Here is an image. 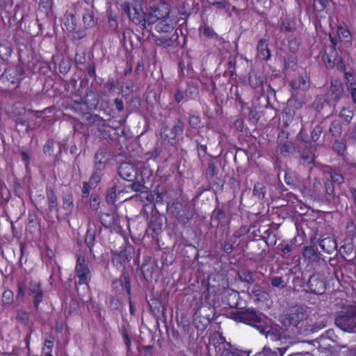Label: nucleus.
<instances>
[{"label":"nucleus","instance_id":"33","mask_svg":"<svg viewBox=\"0 0 356 356\" xmlns=\"http://www.w3.org/2000/svg\"><path fill=\"white\" fill-rule=\"evenodd\" d=\"M258 55L265 61L270 60L271 57L270 50L268 47V40L261 39L257 45Z\"/></svg>","mask_w":356,"mask_h":356},{"label":"nucleus","instance_id":"62","mask_svg":"<svg viewBox=\"0 0 356 356\" xmlns=\"http://www.w3.org/2000/svg\"><path fill=\"white\" fill-rule=\"evenodd\" d=\"M51 4L49 0H40L38 12L44 13L47 17L51 10Z\"/></svg>","mask_w":356,"mask_h":356},{"label":"nucleus","instance_id":"8","mask_svg":"<svg viewBox=\"0 0 356 356\" xmlns=\"http://www.w3.org/2000/svg\"><path fill=\"white\" fill-rule=\"evenodd\" d=\"M289 86L291 88V95L287 101L284 113L292 118L296 115V111L300 109L306 104L307 100L305 91L298 89L296 81H291Z\"/></svg>","mask_w":356,"mask_h":356},{"label":"nucleus","instance_id":"52","mask_svg":"<svg viewBox=\"0 0 356 356\" xmlns=\"http://www.w3.org/2000/svg\"><path fill=\"white\" fill-rule=\"evenodd\" d=\"M183 7L186 10L189 11V15L193 13H196L199 10V3H196L195 0H185Z\"/></svg>","mask_w":356,"mask_h":356},{"label":"nucleus","instance_id":"24","mask_svg":"<svg viewBox=\"0 0 356 356\" xmlns=\"http://www.w3.org/2000/svg\"><path fill=\"white\" fill-rule=\"evenodd\" d=\"M302 255L309 263L318 262L321 259V254L315 244L305 246Z\"/></svg>","mask_w":356,"mask_h":356},{"label":"nucleus","instance_id":"37","mask_svg":"<svg viewBox=\"0 0 356 356\" xmlns=\"http://www.w3.org/2000/svg\"><path fill=\"white\" fill-rule=\"evenodd\" d=\"M106 15L108 18V24L109 30L112 32L118 33L119 23L117 15L111 9H108L106 10Z\"/></svg>","mask_w":356,"mask_h":356},{"label":"nucleus","instance_id":"18","mask_svg":"<svg viewBox=\"0 0 356 356\" xmlns=\"http://www.w3.org/2000/svg\"><path fill=\"white\" fill-rule=\"evenodd\" d=\"M119 175L128 181H135L138 175V168L136 164L131 162H122L118 169Z\"/></svg>","mask_w":356,"mask_h":356},{"label":"nucleus","instance_id":"48","mask_svg":"<svg viewBox=\"0 0 356 356\" xmlns=\"http://www.w3.org/2000/svg\"><path fill=\"white\" fill-rule=\"evenodd\" d=\"M287 41L288 48L290 53H297L299 51L300 46L301 44L300 40L296 37H289Z\"/></svg>","mask_w":356,"mask_h":356},{"label":"nucleus","instance_id":"30","mask_svg":"<svg viewBox=\"0 0 356 356\" xmlns=\"http://www.w3.org/2000/svg\"><path fill=\"white\" fill-rule=\"evenodd\" d=\"M174 217L183 225L184 227H190V222L193 217L190 206L186 207V208L177 213Z\"/></svg>","mask_w":356,"mask_h":356},{"label":"nucleus","instance_id":"12","mask_svg":"<svg viewBox=\"0 0 356 356\" xmlns=\"http://www.w3.org/2000/svg\"><path fill=\"white\" fill-rule=\"evenodd\" d=\"M24 74V65L22 62L21 58H19V62L15 65V68H6L0 76V79H6L8 81H10V83L13 84H17V87L20 81L23 79Z\"/></svg>","mask_w":356,"mask_h":356},{"label":"nucleus","instance_id":"56","mask_svg":"<svg viewBox=\"0 0 356 356\" xmlns=\"http://www.w3.org/2000/svg\"><path fill=\"white\" fill-rule=\"evenodd\" d=\"M145 30H148V27L152 26L153 24L156 23V22L159 21V19H157V17L152 13L149 9L145 13Z\"/></svg>","mask_w":356,"mask_h":356},{"label":"nucleus","instance_id":"41","mask_svg":"<svg viewBox=\"0 0 356 356\" xmlns=\"http://www.w3.org/2000/svg\"><path fill=\"white\" fill-rule=\"evenodd\" d=\"M100 222L104 227L111 229L115 224V217L113 213H104L100 218Z\"/></svg>","mask_w":356,"mask_h":356},{"label":"nucleus","instance_id":"20","mask_svg":"<svg viewBox=\"0 0 356 356\" xmlns=\"http://www.w3.org/2000/svg\"><path fill=\"white\" fill-rule=\"evenodd\" d=\"M75 271L79 277V284H88L90 271L86 263L85 256L79 255L76 259Z\"/></svg>","mask_w":356,"mask_h":356},{"label":"nucleus","instance_id":"27","mask_svg":"<svg viewBox=\"0 0 356 356\" xmlns=\"http://www.w3.org/2000/svg\"><path fill=\"white\" fill-rule=\"evenodd\" d=\"M48 200V213L47 215L50 217V214L55 213L56 216L58 217V207L57 196L52 188L48 190L47 194ZM52 218V216H51Z\"/></svg>","mask_w":356,"mask_h":356},{"label":"nucleus","instance_id":"42","mask_svg":"<svg viewBox=\"0 0 356 356\" xmlns=\"http://www.w3.org/2000/svg\"><path fill=\"white\" fill-rule=\"evenodd\" d=\"M329 132L334 138H340L342 134V124L339 120H333L330 126Z\"/></svg>","mask_w":356,"mask_h":356},{"label":"nucleus","instance_id":"46","mask_svg":"<svg viewBox=\"0 0 356 356\" xmlns=\"http://www.w3.org/2000/svg\"><path fill=\"white\" fill-rule=\"evenodd\" d=\"M127 104L130 111H137L140 107L141 100L138 96L131 95L130 99H128Z\"/></svg>","mask_w":356,"mask_h":356},{"label":"nucleus","instance_id":"9","mask_svg":"<svg viewBox=\"0 0 356 356\" xmlns=\"http://www.w3.org/2000/svg\"><path fill=\"white\" fill-rule=\"evenodd\" d=\"M92 123L96 121L100 120L101 122L97 124V129L99 133V137L103 140H108L111 143H119V138L122 135H125V131L122 129L119 133V127L115 128L106 124L102 118L97 115H92L88 118Z\"/></svg>","mask_w":356,"mask_h":356},{"label":"nucleus","instance_id":"6","mask_svg":"<svg viewBox=\"0 0 356 356\" xmlns=\"http://www.w3.org/2000/svg\"><path fill=\"white\" fill-rule=\"evenodd\" d=\"M43 111H35L29 109L26 112V108L22 107L19 111H13L12 119L15 123V131L17 132L25 131L29 133L35 129L36 122L33 119V115L42 113Z\"/></svg>","mask_w":356,"mask_h":356},{"label":"nucleus","instance_id":"16","mask_svg":"<svg viewBox=\"0 0 356 356\" xmlns=\"http://www.w3.org/2000/svg\"><path fill=\"white\" fill-rule=\"evenodd\" d=\"M132 14L130 21L136 26L145 30V13L143 9V3L141 0H133L132 4Z\"/></svg>","mask_w":356,"mask_h":356},{"label":"nucleus","instance_id":"28","mask_svg":"<svg viewBox=\"0 0 356 356\" xmlns=\"http://www.w3.org/2000/svg\"><path fill=\"white\" fill-rule=\"evenodd\" d=\"M165 297L159 296L152 298L147 300L148 305L151 312H165L167 310V305L165 304Z\"/></svg>","mask_w":356,"mask_h":356},{"label":"nucleus","instance_id":"10","mask_svg":"<svg viewBox=\"0 0 356 356\" xmlns=\"http://www.w3.org/2000/svg\"><path fill=\"white\" fill-rule=\"evenodd\" d=\"M184 129V122L179 118H176L174 121V125L169 127L168 125H163L161 129V138L172 147H176L179 142L180 137L182 135Z\"/></svg>","mask_w":356,"mask_h":356},{"label":"nucleus","instance_id":"64","mask_svg":"<svg viewBox=\"0 0 356 356\" xmlns=\"http://www.w3.org/2000/svg\"><path fill=\"white\" fill-rule=\"evenodd\" d=\"M248 82L250 86L255 89L263 85V81L260 76H257V74H254V76L250 75L248 78Z\"/></svg>","mask_w":356,"mask_h":356},{"label":"nucleus","instance_id":"22","mask_svg":"<svg viewBox=\"0 0 356 356\" xmlns=\"http://www.w3.org/2000/svg\"><path fill=\"white\" fill-rule=\"evenodd\" d=\"M112 286L118 291L127 292L128 296H131V283L128 272L124 270L121 277L113 281Z\"/></svg>","mask_w":356,"mask_h":356},{"label":"nucleus","instance_id":"45","mask_svg":"<svg viewBox=\"0 0 356 356\" xmlns=\"http://www.w3.org/2000/svg\"><path fill=\"white\" fill-rule=\"evenodd\" d=\"M188 124L192 129H197L203 127L200 116L195 113H189Z\"/></svg>","mask_w":356,"mask_h":356},{"label":"nucleus","instance_id":"32","mask_svg":"<svg viewBox=\"0 0 356 356\" xmlns=\"http://www.w3.org/2000/svg\"><path fill=\"white\" fill-rule=\"evenodd\" d=\"M250 296H253L255 298V301L257 302H262L265 300H268L269 295L267 292L264 291L261 287L260 284L256 283L252 289L249 290V293H248Z\"/></svg>","mask_w":356,"mask_h":356},{"label":"nucleus","instance_id":"15","mask_svg":"<svg viewBox=\"0 0 356 356\" xmlns=\"http://www.w3.org/2000/svg\"><path fill=\"white\" fill-rule=\"evenodd\" d=\"M343 92V86L342 83L337 79H333L331 81L329 90L324 95V101L330 106H334L342 96Z\"/></svg>","mask_w":356,"mask_h":356},{"label":"nucleus","instance_id":"59","mask_svg":"<svg viewBox=\"0 0 356 356\" xmlns=\"http://www.w3.org/2000/svg\"><path fill=\"white\" fill-rule=\"evenodd\" d=\"M248 120L253 124H257L261 118L259 113L257 111L254 107H248Z\"/></svg>","mask_w":356,"mask_h":356},{"label":"nucleus","instance_id":"1","mask_svg":"<svg viewBox=\"0 0 356 356\" xmlns=\"http://www.w3.org/2000/svg\"><path fill=\"white\" fill-rule=\"evenodd\" d=\"M332 313H273L283 329L293 334L307 335L327 326Z\"/></svg>","mask_w":356,"mask_h":356},{"label":"nucleus","instance_id":"11","mask_svg":"<svg viewBox=\"0 0 356 356\" xmlns=\"http://www.w3.org/2000/svg\"><path fill=\"white\" fill-rule=\"evenodd\" d=\"M167 217L164 214L160 213L158 211L152 213L148 220L146 232H152V238L158 236L163 232V227L167 224Z\"/></svg>","mask_w":356,"mask_h":356},{"label":"nucleus","instance_id":"26","mask_svg":"<svg viewBox=\"0 0 356 356\" xmlns=\"http://www.w3.org/2000/svg\"><path fill=\"white\" fill-rule=\"evenodd\" d=\"M62 28L64 31L70 33L77 27V19L74 14L66 12L61 19Z\"/></svg>","mask_w":356,"mask_h":356},{"label":"nucleus","instance_id":"61","mask_svg":"<svg viewBox=\"0 0 356 356\" xmlns=\"http://www.w3.org/2000/svg\"><path fill=\"white\" fill-rule=\"evenodd\" d=\"M100 197L98 194L92 193L90 197V207L92 211H97L99 208Z\"/></svg>","mask_w":356,"mask_h":356},{"label":"nucleus","instance_id":"44","mask_svg":"<svg viewBox=\"0 0 356 356\" xmlns=\"http://www.w3.org/2000/svg\"><path fill=\"white\" fill-rule=\"evenodd\" d=\"M296 29V22L293 19L286 18L282 22L281 31L293 33Z\"/></svg>","mask_w":356,"mask_h":356},{"label":"nucleus","instance_id":"29","mask_svg":"<svg viewBox=\"0 0 356 356\" xmlns=\"http://www.w3.org/2000/svg\"><path fill=\"white\" fill-rule=\"evenodd\" d=\"M321 249L329 254H333L337 248L336 239L332 236H328L319 241Z\"/></svg>","mask_w":356,"mask_h":356},{"label":"nucleus","instance_id":"47","mask_svg":"<svg viewBox=\"0 0 356 356\" xmlns=\"http://www.w3.org/2000/svg\"><path fill=\"white\" fill-rule=\"evenodd\" d=\"M225 181L221 177H216V178L212 181H210L209 186L213 190L214 193H217L218 191H222Z\"/></svg>","mask_w":356,"mask_h":356},{"label":"nucleus","instance_id":"57","mask_svg":"<svg viewBox=\"0 0 356 356\" xmlns=\"http://www.w3.org/2000/svg\"><path fill=\"white\" fill-rule=\"evenodd\" d=\"M186 97L194 98L199 93V89L197 85L193 83H188L186 88L184 90Z\"/></svg>","mask_w":356,"mask_h":356},{"label":"nucleus","instance_id":"19","mask_svg":"<svg viewBox=\"0 0 356 356\" xmlns=\"http://www.w3.org/2000/svg\"><path fill=\"white\" fill-rule=\"evenodd\" d=\"M157 266V261L150 256H145L143 259V264L140 270L143 275L144 279L147 282H152L153 274L156 272Z\"/></svg>","mask_w":356,"mask_h":356},{"label":"nucleus","instance_id":"50","mask_svg":"<svg viewBox=\"0 0 356 356\" xmlns=\"http://www.w3.org/2000/svg\"><path fill=\"white\" fill-rule=\"evenodd\" d=\"M211 276H209L207 280L204 279L202 280L201 286H197L198 290L202 291V293H204L205 291L207 290L208 293H209L211 291V289H213L212 293H216V291L215 289L216 286L211 285Z\"/></svg>","mask_w":356,"mask_h":356},{"label":"nucleus","instance_id":"36","mask_svg":"<svg viewBox=\"0 0 356 356\" xmlns=\"http://www.w3.org/2000/svg\"><path fill=\"white\" fill-rule=\"evenodd\" d=\"M63 209L65 211L66 215H70L74 209L73 196L72 193L66 192L62 195Z\"/></svg>","mask_w":356,"mask_h":356},{"label":"nucleus","instance_id":"34","mask_svg":"<svg viewBox=\"0 0 356 356\" xmlns=\"http://www.w3.org/2000/svg\"><path fill=\"white\" fill-rule=\"evenodd\" d=\"M100 99L101 97L97 92L90 90L86 92L85 104L87 105L88 109L94 110L95 108H97L98 102Z\"/></svg>","mask_w":356,"mask_h":356},{"label":"nucleus","instance_id":"51","mask_svg":"<svg viewBox=\"0 0 356 356\" xmlns=\"http://www.w3.org/2000/svg\"><path fill=\"white\" fill-rule=\"evenodd\" d=\"M332 149L339 156H342L346 152V145L343 141L336 139L333 143Z\"/></svg>","mask_w":356,"mask_h":356},{"label":"nucleus","instance_id":"38","mask_svg":"<svg viewBox=\"0 0 356 356\" xmlns=\"http://www.w3.org/2000/svg\"><path fill=\"white\" fill-rule=\"evenodd\" d=\"M296 54V53H290L286 58H283L284 70H288L289 69L293 70H296L298 63Z\"/></svg>","mask_w":356,"mask_h":356},{"label":"nucleus","instance_id":"14","mask_svg":"<svg viewBox=\"0 0 356 356\" xmlns=\"http://www.w3.org/2000/svg\"><path fill=\"white\" fill-rule=\"evenodd\" d=\"M255 275L254 272L247 268H242L236 272L235 281L241 285L243 293H249L250 286L256 284Z\"/></svg>","mask_w":356,"mask_h":356},{"label":"nucleus","instance_id":"7","mask_svg":"<svg viewBox=\"0 0 356 356\" xmlns=\"http://www.w3.org/2000/svg\"><path fill=\"white\" fill-rule=\"evenodd\" d=\"M217 313H211L202 315V313H193L191 326L193 330L190 331L188 336V348L193 347L195 342L200 337V331H204L210 324L211 320L219 315L216 316Z\"/></svg>","mask_w":356,"mask_h":356},{"label":"nucleus","instance_id":"55","mask_svg":"<svg viewBox=\"0 0 356 356\" xmlns=\"http://www.w3.org/2000/svg\"><path fill=\"white\" fill-rule=\"evenodd\" d=\"M54 140L53 139H48L47 143L43 147V153L48 156H54L56 154H54Z\"/></svg>","mask_w":356,"mask_h":356},{"label":"nucleus","instance_id":"3","mask_svg":"<svg viewBox=\"0 0 356 356\" xmlns=\"http://www.w3.org/2000/svg\"><path fill=\"white\" fill-rule=\"evenodd\" d=\"M154 316L158 326L161 323L163 326L168 329L170 327H174L177 325V327H181L184 331L187 332V337L190 334V331L193 326L192 320L193 313H151Z\"/></svg>","mask_w":356,"mask_h":356},{"label":"nucleus","instance_id":"2","mask_svg":"<svg viewBox=\"0 0 356 356\" xmlns=\"http://www.w3.org/2000/svg\"><path fill=\"white\" fill-rule=\"evenodd\" d=\"M226 316L237 323L257 328L261 333H268L272 329L274 321L264 313H225Z\"/></svg>","mask_w":356,"mask_h":356},{"label":"nucleus","instance_id":"5","mask_svg":"<svg viewBox=\"0 0 356 356\" xmlns=\"http://www.w3.org/2000/svg\"><path fill=\"white\" fill-rule=\"evenodd\" d=\"M152 37L156 46L168 48L173 46L174 42L178 39V34L172 25L166 21H160L156 25L155 33H152Z\"/></svg>","mask_w":356,"mask_h":356},{"label":"nucleus","instance_id":"21","mask_svg":"<svg viewBox=\"0 0 356 356\" xmlns=\"http://www.w3.org/2000/svg\"><path fill=\"white\" fill-rule=\"evenodd\" d=\"M170 5L165 1H159L153 3L149 8L160 21H166V18L169 17L170 13Z\"/></svg>","mask_w":356,"mask_h":356},{"label":"nucleus","instance_id":"35","mask_svg":"<svg viewBox=\"0 0 356 356\" xmlns=\"http://www.w3.org/2000/svg\"><path fill=\"white\" fill-rule=\"evenodd\" d=\"M13 52L12 45L8 42L0 43V60L8 64Z\"/></svg>","mask_w":356,"mask_h":356},{"label":"nucleus","instance_id":"17","mask_svg":"<svg viewBox=\"0 0 356 356\" xmlns=\"http://www.w3.org/2000/svg\"><path fill=\"white\" fill-rule=\"evenodd\" d=\"M307 286L311 293L322 295L326 290V282L324 277L320 274L310 275L307 283Z\"/></svg>","mask_w":356,"mask_h":356},{"label":"nucleus","instance_id":"13","mask_svg":"<svg viewBox=\"0 0 356 356\" xmlns=\"http://www.w3.org/2000/svg\"><path fill=\"white\" fill-rule=\"evenodd\" d=\"M334 323L344 332H356V313H342L334 318Z\"/></svg>","mask_w":356,"mask_h":356},{"label":"nucleus","instance_id":"54","mask_svg":"<svg viewBox=\"0 0 356 356\" xmlns=\"http://www.w3.org/2000/svg\"><path fill=\"white\" fill-rule=\"evenodd\" d=\"M208 3L218 10H225L227 12L229 10L230 7V3L226 0L208 1Z\"/></svg>","mask_w":356,"mask_h":356},{"label":"nucleus","instance_id":"63","mask_svg":"<svg viewBox=\"0 0 356 356\" xmlns=\"http://www.w3.org/2000/svg\"><path fill=\"white\" fill-rule=\"evenodd\" d=\"M87 29H86L85 27L82 29L76 27L74 31H71L70 33L73 34L74 40H81L87 36Z\"/></svg>","mask_w":356,"mask_h":356},{"label":"nucleus","instance_id":"31","mask_svg":"<svg viewBox=\"0 0 356 356\" xmlns=\"http://www.w3.org/2000/svg\"><path fill=\"white\" fill-rule=\"evenodd\" d=\"M134 253V248L133 246L129 245L126 247L124 250H121L119 253L116 254L117 263L122 265L129 262L132 258V254Z\"/></svg>","mask_w":356,"mask_h":356},{"label":"nucleus","instance_id":"43","mask_svg":"<svg viewBox=\"0 0 356 356\" xmlns=\"http://www.w3.org/2000/svg\"><path fill=\"white\" fill-rule=\"evenodd\" d=\"M188 206V204H183L178 200H175L170 205L167 202V208L170 211L173 216Z\"/></svg>","mask_w":356,"mask_h":356},{"label":"nucleus","instance_id":"23","mask_svg":"<svg viewBox=\"0 0 356 356\" xmlns=\"http://www.w3.org/2000/svg\"><path fill=\"white\" fill-rule=\"evenodd\" d=\"M216 208L213 211L211 219L213 221H217L216 227H218L220 224L224 225L227 222H228L227 213L225 209V205L223 204H220L218 198H216Z\"/></svg>","mask_w":356,"mask_h":356},{"label":"nucleus","instance_id":"40","mask_svg":"<svg viewBox=\"0 0 356 356\" xmlns=\"http://www.w3.org/2000/svg\"><path fill=\"white\" fill-rule=\"evenodd\" d=\"M94 12L92 10H87L83 15V27L86 29H90L96 24L94 19Z\"/></svg>","mask_w":356,"mask_h":356},{"label":"nucleus","instance_id":"58","mask_svg":"<svg viewBox=\"0 0 356 356\" xmlns=\"http://www.w3.org/2000/svg\"><path fill=\"white\" fill-rule=\"evenodd\" d=\"M102 178V169L101 168H96L95 171L93 172L90 178L89 182L94 188L100 182Z\"/></svg>","mask_w":356,"mask_h":356},{"label":"nucleus","instance_id":"4","mask_svg":"<svg viewBox=\"0 0 356 356\" xmlns=\"http://www.w3.org/2000/svg\"><path fill=\"white\" fill-rule=\"evenodd\" d=\"M17 286V291L15 297L17 304L19 305L24 302V298L26 293L27 297L32 298L34 309L38 310L39 304L42 302L44 296L40 282L31 280L26 285L24 282L19 281Z\"/></svg>","mask_w":356,"mask_h":356},{"label":"nucleus","instance_id":"39","mask_svg":"<svg viewBox=\"0 0 356 356\" xmlns=\"http://www.w3.org/2000/svg\"><path fill=\"white\" fill-rule=\"evenodd\" d=\"M94 110L103 111L105 114H106L109 117L113 116V113H114L111 106L109 104L108 102L106 99H100L98 102V104L97 108Z\"/></svg>","mask_w":356,"mask_h":356},{"label":"nucleus","instance_id":"49","mask_svg":"<svg viewBox=\"0 0 356 356\" xmlns=\"http://www.w3.org/2000/svg\"><path fill=\"white\" fill-rule=\"evenodd\" d=\"M279 145L280 146V153L284 156H286V154H293L296 151V146L292 142H284L280 143Z\"/></svg>","mask_w":356,"mask_h":356},{"label":"nucleus","instance_id":"25","mask_svg":"<svg viewBox=\"0 0 356 356\" xmlns=\"http://www.w3.org/2000/svg\"><path fill=\"white\" fill-rule=\"evenodd\" d=\"M221 165V161L216 157H212L207 163V168L205 171V178L210 182L215 176H217L219 172V167Z\"/></svg>","mask_w":356,"mask_h":356},{"label":"nucleus","instance_id":"53","mask_svg":"<svg viewBox=\"0 0 356 356\" xmlns=\"http://www.w3.org/2000/svg\"><path fill=\"white\" fill-rule=\"evenodd\" d=\"M116 184H114L113 186L108 188L106 191V201L108 204H113L115 202L116 199Z\"/></svg>","mask_w":356,"mask_h":356},{"label":"nucleus","instance_id":"60","mask_svg":"<svg viewBox=\"0 0 356 356\" xmlns=\"http://www.w3.org/2000/svg\"><path fill=\"white\" fill-rule=\"evenodd\" d=\"M200 33L203 34L206 38L209 39H214L216 38L217 33L214 31V30L209 27L207 25H204L203 26H200L199 29Z\"/></svg>","mask_w":356,"mask_h":356}]
</instances>
